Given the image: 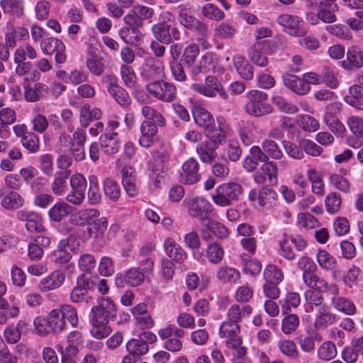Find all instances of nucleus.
Returning a JSON list of instances; mask_svg holds the SVG:
<instances>
[{
  "label": "nucleus",
  "mask_w": 363,
  "mask_h": 363,
  "mask_svg": "<svg viewBox=\"0 0 363 363\" xmlns=\"http://www.w3.org/2000/svg\"><path fill=\"white\" fill-rule=\"evenodd\" d=\"M97 283L98 277L89 272L83 273L77 279V284L86 292L94 290Z\"/></svg>",
  "instance_id": "obj_40"
},
{
  "label": "nucleus",
  "mask_w": 363,
  "mask_h": 363,
  "mask_svg": "<svg viewBox=\"0 0 363 363\" xmlns=\"http://www.w3.org/2000/svg\"><path fill=\"white\" fill-rule=\"evenodd\" d=\"M117 307L110 298H102L91 311V333L96 339L106 337L112 329L108 323L114 321L117 316Z\"/></svg>",
  "instance_id": "obj_1"
},
{
  "label": "nucleus",
  "mask_w": 363,
  "mask_h": 363,
  "mask_svg": "<svg viewBox=\"0 0 363 363\" xmlns=\"http://www.w3.org/2000/svg\"><path fill=\"white\" fill-rule=\"evenodd\" d=\"M125 347L128 354L123 357L122 363H138L149 350V346L138 337L129 340Z\"/></svg>",
  "instance_id": "obj_9"
},
{
  "label": "nucleus",
  "mask_w": 363,
  "mask_h": 363,
  "mask_svg": "<svg viewBox=\"0 0 363 363\" xmlns=\"http://www.w3.org/2000/svg\"><path fill=\"white\" fill-rule=\"evenodd\" d=\"M224 256V250L220 244L214 242L208 245L206 250V257L213 264H218L221 262Z\"/></svg>",
  "instance_id": "obj_37"
},
{
  "label": "nucleus",
  "mask_w": 363,
  "mask_h": 363,
  "mask_svg": "<svg viewBox=\"0 0 363 363\" xmlns=\"http://www.w3.org/2000/svg\"><path fill=\"white\" fill-rule=\"evenodd\" d=\"M350 130L357 137H363V119L357 116H351L347 120Z\"/></svg>",
  "instance_id": "obj_64"
},
{
  "label": "nucleus",
  "mask_w": 363,
  "mask_h": 363,
  "mask_svg": "<svg viewBox=\"0 0 363 363\" xmlns=\"http://www.w3.org/2000/svg\"><path fill=\"white\" fill-rule=\"evenodd\" d=\"M299 324L298 317L295 314H290L286 316L281 324L282 331L285 334H290L294 331Z\"/></svg>",
  "instance_id": "obj_60"
},
{
  "label": "nucleus",
  "mask_w": 363,
  "mask_h": 363,
  "mask_svg": "<svg viewBox=\"0 0 363 363\" xmlns=\"http://www.w3.org/2000/svg\"><path fill=\"white\" fill-rule=\"evenodd\" d=\"M336 320V315L331 313L328 308L321 307L315 320L314 327L319 329L326 328L333 325Z\"/></svg>",
  "instance_id": "obj_29"
},
{
  "label": "nucleus",
  "mask_w": 363,
  "mask_h": 363,
  "mask_svg": "<svg viewBox=\"0 0 363 363\" xmlns=\"http://www.w3.org/2000/svg\"><path fill=\"white\" fill-rule=\"evenodd\" d=\"M121 75L123 82L128 87H134L136 82V75L132 67L123 65L121 67Z\"/></svg>",
  "instance_id": "obj_57"
},
{
  "label": "nucleus",
  "mask_w": 363,
  "mask_h": 363,
  "mask_svg": "<svg viewBox=\"0 0 363 363\" xmlns=\"http://www.w3.org/2000/svg\"><path fill=\"white\" fill-rule=\"evenodd\" d=\"M191 87L194 91L206 97L215 98L218 94L224 100L228 98L221 82L216 76L209 75L203 83H195Z\"/></svg>",
  "instance_id": "obj_6"
},
{
  "label": "nucleus",
  "mask_w": 363,
  "mask_h": 363,
  "mask_svg": "<svg viewBox=\"0 0 363 363\" xmlns=\"http://www.w3.org/2000/svg\"><path fill=\"white\" fill-rule=\"evenodd\" d=\"M158 125L150 121H145L140 125L141 136L139 139V143L144 147H150L153 142L154 137L157 133Z\"/></svg>",
  "instance_id": "obj_18"
},
{
  "label": "nucleus",
  "mask_w": 363,
  "mask_h": 363,
  "mask_svg": "<svg viewBox=\"0 0 363 363\" xmlns=\"http://www.w3.org/2000/svg\"><path fill=\"white\" fill-rule=\"evenodd\" d=\"M100 213L98 210L94 208L80 211L72 216V223L77 225H93L96 218H99Z\"/></svg>",
  "instance_id": "obj_22"
},
{
  "label": "nucleus",
  "mask_w": 363,
  "mask_h": 363,
  "mask_svg": "<svg viewBox=\"0 0 363 363\" xmlns=\"http://www.w3.org/2000/svg\"><path fill=\"white\" fill-rule=\"evenodd\" d=\"M206 131L207 132L206 135L209 139L208 141L213 144V145L218 148L219 145H222V143L225 140L226 134L222 128H216L213 125L212 128H210Z\"/></svg>",
  "instance_id": "obj_45"
},
{
  "label": "nucleus",
  "mask_w": 363,
  "mask_h": 363,
  "mask_svg": "<svg viewBox=\"0 0 363 363\" xmlns=\"http://www.w3.org/2000/svg\"><path fill=\"white\" fill-rule=\"evenodd\" d=\"M151 31L155 40L163 45H170L181 40L179 29L169 18L153 24Z\"/></svg>",
  "instance_id": "obj_3"
},
{
  "label": "nucleus",
  "mask_w": 363,
  "mask_h": 363,
  "mask_svg": "<svg viewBox=\"0 0 363 363\" xmlns=\"http://www.w3.org/2000/svg\"><path fill=\"white\" fill-rule=\"evenodd\" d=\"M199 164L194 158L187 160L182 165V171L179 174V180L186 184H194L201 179L199 172Z\"/></svg>",
  "instance_id": "obj_14"
},
{
  "label": "nucleus",
  "mask_w": 363,
  "mask_h": 363,
  "mask_svg": "<svg viewBox=\"0 0 363 363\" xmlns=\"http://www.w3.org/2000/svg\"><path fill=\"white\" fill-rule=\"evenodd\" d=\"M203 226L219 238H225L228 237V229L221 223L216 222L211 218L207 220Z\"/></svg>",
  "instance_id": "obj_51"
},
{
  "label": "nucleus",
  "mask_w": 363,
  "mask_h": 363,
  "mask_svg": "<svg viewBox=\"0 0 363 363\" xmlns=\"http://www.w3.org/2000/svg\"><path fill=\"white\" fill-rule=\"evenodd\" d=\"M147 91L157 99L164 102H172L177 97L176 86L164 80H157L146 86Z\"/></svg>",
  "instance_id": "obj_8"
},
{
  "label": "nucleus",
  "mask_w": 363,
  "mask_h": 363,
  "mask_svg": "<svg viewBox=\"0 0 363 363\" xmlns=\"http://www.w3.org/2000/svg\"><path fill=\"white\" fill-rule=\"evenodd\" d=\"M65 280V274L60 270L52 272L40 283V289L46 292L59 288Z\"/></svg>",
  "instance_id": "obj_19"
},
{
  "label": "nucleus",
  "mask_w": 363,
  "mask_h": 363,
  "mask_svg": "<svg viewBox=\"0 0 363 363\" xmlns=\"http://www.w3.org/2000/svg\"><path fill=\"white\" fill-rule=\"evenodd\" d=\"M142 114L147 121L153 122L159 126H164L166 123V121L162 114L150 106H143L142 108Z\"/></svg>",
  "instance_id": "obj_50"
},
{
  "label": "nucleus",
  "mask_w": 363,
  "mask_h": 363,
  "mask_svg": "<svg viewBox=\"0 0 363 363\" xmlns=\"http://www.w3.org/2000/svg\"><path fill=\"white\" fill-rule=\"evenodd\" d=\"M199 52V46L197 44L191 43L185 48L181 57L180 62L189 69L194 76L208 73L216 68V63L211 54L204 55L199 62H196Z\"/></svg>",
  "instance_id": "obj_2"
},
{
  "label": "nucleus",
  "mask_w": 363,
  "mask_h": 363,
  "mask_svg": "<svg viewBox=\"0 0 363 363\" xmlns=\"http://www.w3.org/2000/svg\"><path fill=\"white\" fill-rule=\"evenodd\" d=\"M101 116V111L99 108H94L91 109L89 106H83L80 109L81 125L83 127H87L90 121L99 119Z\"/></svg>",
  "instance_id": "obj_38"
},
{
  "label": "nucleus",
  "mask_w": 363,
  "mask_h": 363,
  "mask_svg": "<svg viewBox=\"0 0 363 363\" xmlns=\"http://www.w3.org/2000/svg\"><path fill=\"white\" fill-rule=\"evenodd\" d=\"M124 22L126 25L130 26L133 30V33L135 34L137 40H139L142 36L139 28H143L144 21L131 9V11L124 16Z\"/></svg>",
  "instance_id": "obj_36"
},
{
  "label": "nucleus",
  "mask_w": 363,
  "mask_h": 363,
  "mask_svg": "<svg viewBox=\"0 0 363 363\" xmlns=\"http://www.w3.org/2000/svg\"><path fill=\"white\" fill-rule=\"evenodd\" d=\"M266 41L256 42L249 52L251 61L259 67H266L268 65L267 56L261 51Z\"/></svg>",
  "instance_id": "obj_27"
},
{
  "label": "nucleus",
  "mask_w": 363,
  "mask_h": 363,
  "mask_svg": "<svg viewBox=\"0 0 363 363\" xmlns=\"http://www.w3.org/2000/svg\"><path fill=\"white\" fill-rule=\"evenodd\" d=\"M240 277V272L233 267L221 266L216 270V278L222 283H234L239 279Z\"/></svg>",
  "instance_id": "obj_26"
},
{
  "label": "nucleus",
  "mask_w": 363,
  "mask_h": 363,
  "mask_svg": "<svg viewBox=\"0 0 363 363\" xmlns=\"http://www.w3.org/2000/svg\"><path fill=\"white\" fill-rule=\"evenodd\" d=\"M122 182L124 189L128 196L133 197L138 194V189L135 185V177L133 174L131 168L124 167L122 169Z\"/></svg>",
  "instance_id": "obj_31"
},
{
  "label": "nucleus",
  "mask_w": 363,
  "mask_h": 363,
  "mask_svg": "<svg viewBox=\"0 0 363 363\" xmlns=\"http://www.w3.org/2000/svg\"><path fill=\"white\" fill-rule=\"evenodd\" d=\"M342 67L347 70H355L363 67V50L356 46L348 48L346 59L341 62Z\"/></svg>",
  "instance_id": "obj_15"
},
{
  "label": "nucleus",
  "mask_w": 363,
  "mask_h": 363,
  "mask_svg": "<svg viewBox=\"0 0 363 363\" xmlns=\"http://www.w3.org/2000/svg\"><path fill=\"white\" fill-rule=\"evenodd\" d=\"M323 121L333 133L343 135L345 127L331 111L328 110L325 112Z\"/></svg>",
  "instance_id": "obj_35"
},
{
  "label": "nucleus",
  "mask_w": 363,
  "mask_h": 363,
  "mask_svg": "<svg viewBox=\"0 0 363 363\" xmlns=\"http://www.w3.org/2000/svg\"><path fill=\"white\" fill-rule=\"evenodd\" d=\"M123 279L130 286H137L144 281L145 276L138 268H130L126 272Z\"/></svg>",
  "instance_id": "obj_43"
},
{
  "label": "nucleus",
  "mask_w": 363,
  "mask_h": 363,
  "mask_svg": "<svg viewBox=\"0 0 363 363\" xmlns=\"http://www.w3.org/2000/svg\"><path fill=\"white\" fill-rule=\"evenodd\" d=\"M260 171L263 172L264 176L268 177L270 184H277V167L274 162L269 160L266 162H264V164L261 166Z\"/></svg>",
  "instance_id": "obj_58"
},
{
  "label": "nucleus",
  "mask_w": 363,
  "mask_h": 363,
  "mask_svg": "<svg viewBox=\"0 0 363 363\" xmlns=\"http://www.w3.org/2000/svg\"><path fill=\"white\" fill-rule=\"evenodd\" d=\"M242 193V186L235 182L225 183L218 186L212 196L213 202L220 206H228L239 201Z\"/></svg>",
  "instance_id": "obj_5"
},
{
  "label": "nucleus",
  "mask_w": 363,
  "mask_h": 363,
  "mask_svg": "<svg viewBox=\"0 0 363 363\" xmlns=\"http://www.w3.org/2000/svg\"><path fill=\"white\" fill-rule=\"evenodd\" d=\"M164 247L168 257L175 262H182L187 257L184 250L172 238L165 240Z\"/></svg>",
  "instance_id": "obj_20"
},
{
  "label": "nucleus",
  "mask_w": 363,
  "mask_h": 363,
  "mask_svg": "<svg viewBox=\"0 0 363 363\" xmlns=\"http://www.w3.org/2000/svg\"><path fill=\"white\" fill-rule=\"evenodd\" d=\"M318 354L320 358L330 360L337 355L336 346L332 342H323L319 347Z\"/></svg>",
  "instance_id": "obj_56"
},
{
  "label": "nucleus",
  "mask_w": 363,
  "mask_h": 363,
  "mask_svg": "<svg viewBox=\"0 0 363 363\" xmlns=\"http://www.w3.org/2000/svg\"><path fill=\"white\" fill-rule=\"evenodd\" d=\"M273 104L277 106L279 110L283 113L288 114H294L298 111V107L288 102L284 97L281 96H274L272 98Z\"/></svg>",
  "instance_id": "obj_46"
},
{
  "label": "nucleus",
  "mask_w": 363,
  "mask_h": 363,
  "mask_svg": "<svg viewBox=\"0 0 363 363\" xmlns=\"http://www.w3.org/2000/svg\"><path fill=\"white\" fill-rule=\"evenodd\" d=\"M282 144L286 152L292 158L301 160L303 157V148L301 145L298 147L296 144L287 140H284Z\"/></svg>",
  "instance_id": "obj_62"
},
{
  "label": "nucleus",
  "mask_w": 363,
  "mask_h": 363,
  "mask_svg": "<svg viewBox=\"0 0 363 363\" xmlns=\"http://www.w3.org/2000/svg\"><path fill=\"white\" fill-rule=\"evenodd\" d=\"M192 114L195 123L205 130H208L214 124V119L211 114L201 106H194Z\"/></svg>",
  "instance_id": "obj_21"
},
{
  "label": "nucleus",
  "mask_w": 363,
  "mask_h": 363,
  "mask_svg": "<svg viewBox=\"0 0 363 363\" xmlns=\"http://www.w3.org/2000/svg\"><path fill=\"white\" fill-rule=\"evenodd\" d=\"M301 302L300 296L295 292L288 293L285 300L281 305V310L284 314H288L290 311V306L296 308Z\"/></svg>",
  "instance_id": "obj_59"
},
{
  "label": "nucleus",
  "mask_w": 363,
  "mask_h": 363,
  "mask_svg": "<svg viewBox=\"0 0 363 363\" xmlns=\"http://www.w3.org/2000/svg\"><path fill=\"white\" fill-rule=\"evenodd\" d=\"M22 145L30 153H36L40 150L38 136L31 132L21 139Z\"/></svg>",
  "instance_id": "obj_48"
},
{
  "label": "nucleus",
  "mask_w": 363,
  "mask_h": 363,
  "mask_svg": "<svg viewBox=\"0 0 363 363\" xmlns=\"http://www.w3.org/2000/svg\"><path fill=\"white\" fill-rule=\"evenodd\" d=\"M71 206L65 202H57L48 211L50 220L60 222L70 213Z\"/></svg>",
  "instance_id": "obj_28"
},
{
  "label": "nucleus",
  "mask_w": 363,
  "mask_h": 363,
  "mask_svg": "<svg viewBox=\"0 0 363 363\" xmlns=\"http://www.w3.org/2000/svg\"><path fill=\"white\" fill-rule=\"evenodd\" d=\"M40 47L42 51L46 55L55 54V59L57 63L62 64L66 61L65 45L60 40L55 38L43 39Z\"/></svg>",
  "instance_id": "obj_10"
},
{
  "label": "nucleus",
  "mask_w": 363,
  "mask_h": 363,
  "mask_svg": "<svg viewBox=\"0 0 363 363\" xmlns=\"http://www.w3.org/2000/svg\"><path fill=\"white\" fill-rule=\"evenodd\" d=\"M277 23L284 28L290 35L304 36L307 30L301 25L300 19L296 16L284 13L278 16Z\"/></svg>",
  "instance_id": "obj_13"
},
{
  "label": "nucleus",
  "mask_w": 363,
  "mask_h": 363,
  "mask_svg": "<svg viewBox=\"0 0 363 363\" xmlns=\"http://www.w3.org/2000/svg\"><path fill=\"white\" fill-rule=\"evenodd\" d=\"M102 151L106 155H113L120 148V140L118 133L104 132L99 138Z\"/></svg>",
  "instance_id": "obj_16"
},
{
  "label": "nucleus",
  "mask_w": 363,
  "mask_h": 363,
  "mask_svg": "<svg viewBox=\"0 0 363 363\" xmlns=\"http://www.w3.org/2000/svg\"><path fill=\"white\" fill-rule=\"evenodd\" d=\"M330 289L333 292L330 304L335 310L347 315H352L356 313V306L354 303L348 298L340 295L335 285L330 286Z\"/></svg>",
  "instance_id": "obj_12"
},
{
  "label": "nucleus",
  "mask_w": 363,
  "mask_h": 363,
  "mask_svg": "<svg viewBox=\"0 0 363 363\" xmlns=\"http://www.w3.org/2000/svg\"><path fill=\"white\" fill-rule=\"evenodd\" d=\"M264 278L266 282L279 284L284 279V274L276 265L269 264L264 270Z\"/></svg>",
  "instance_id": "obj_41"
},
{
  "label": "nucleus",
  "mask_w": 363,
  "mask_h": 363,
  "mask_svg": "<svg viewBox=\"0 0 363 363\" xmlns=\"http://www.w3.org/2000/svg\"><path fill=\"white\" fill-rule=\"evenodd\" d=\"M61 315L65 320V318L69 322L72 326L75 327L79 322L78 314L77 309L71 305H62L59 309Z\"/></svg>",
  "instance_id": "obj_55"
},
{
  "label": "nucleus",
  "mask_w": 363,
  "mask_h": 363,
  "mask_svg": "<svg viewBox=\"0 0 363 363\" xmlns=\"http://www.w3.org/2000/svg\"><path fill=\"white\" fill-rule=\"evenodd\" d=\"M240 332L239 324L224 321L220 326L219 334L221 337H228L225 342L226 346L229 348H235L239 345H242V337L238 335Z\"/></svg>",
  "instance_id": "obj_11"
},
{
  "label": "nucleus",
  "mask_w": 363,
  "mask_h": 363,
  "mask_svg": "<svg viewBox=\"0 0 363 363\" xmlns=\"http://www.w3.org/2000/svg\"><path fill=\"white\" fill-rule=\"evenodd\" d=\"M103 184L105 196L113 202L117 201L121 194L120 184L111 178H106Z\"/></svg>",
  "instance_id": "obj_34"
},
{
  "label": "nucleus",
  "mask_w": 363,
  "mask_h": 363,
  "mask_svg": "<svg viewBox=\"0 0 363 363\" xmlns=\"http://www.w3.org/2000/svg\"><path fill=\"white\" fill-rule=\"evenodd\" d=\"M278 347L281 352L291 358H297L298 357V351L296 345L292 340H284L278 342Z\"/></svg>",
  "instance_id": "obj_53"
},
{
  "label": "nucleus",
  "mask_w": 363,
  "mask_h": 363,
  "mask_svg": "<svg viewBox=\"0 0 363 363\" xmlns=\"http://www.w3.org/2000/svg\"><path fill=\"white\" fill-rule=\"evenodd\" d=\"M88 201L91 205L98 204L101 201V194L96 179L90 180L89 189L87 193Z\"/></svg>",
  "instance_id": "obj_61"
},
{
  "label": "nucleus",
  "mask_w": 363,
  "mask_h": 363,
  "mask_svg": "<svg viewBox=\"0 0 363 363\" xmlns=\"http://www.w3.org/2000/svg\"><path fill=\"white\" fill-rule=\"evenodd\" d=\"M201 13L205 18L214 21H220L225 17L224 12L211 3L202 6Z\"/></svg>",
  "instance_id": "obj_44"
},
{
  "label": "nucleus",
  "mask_w": 363,
  "mask_h": 363,
  "mask_svg": "<svg viewBox=\"0 0 363 363\" xmlns=\"http://www.w3.org/2000/svg\"><path fill=\"white\" fill-rule=\"evenodd\" d=\"M325 208L328 213H337L341 206L342 199L340 195L336 192L329 194L325 200Z\"/></svg>",
  "instance_id": "obj_54"
},
{
  "label": "nucleus",
  "mask_w": 363,
  "mask_h": 363,
  "mask_svg": "<svg viewBox=\"0 0 363 363\" xmlns=\"http://www.w3.org/2000/svg\"><path fill=\"white\" fill-rule=\"evenodd\" d=\"M24 203V199L16 191L7 194L1 200L2 206L9 210H14L21 207Z\"/></svg>",
  "instance_id": "obj_39"
},
{
  "label": "nucleus",
  "mask_w": 363,
  "mask_h": 363,
  "mask_svg": "<svg viewBox=\"0 0 363 363\" xmlns=\"http://www.w3.org/2000/svg\"><path fill=\"white\" fill-rule=\"evenodd\" d=\"M262 147L268 155V158L270 157L274 160H280L282 157V152L278 145L272 140H265L262 143Z\"/></svg>",
  "instance_id": "obj_52"
},
{
  "label": "nucleus",
  "mask_w": 363,
  "mask_h": 363,
  "mask_svg": "<svg viewBox=\"0 0 363 363\" xmlns=\"http://www.w3.org/2000/svg\"><path fill=\"white\" fill-rule=\"evenodd\" d=\"M27 57L30 60L37 57L36 50L29 44L21 46L15 51L14 60L17 62H23V60H26Z\"/></svg>",
  "instance_id": "obj_47"
},
{
  "label": "nucleus",
  "mask_w": 363,
  "mask_h": 363,
  "mask_svg": "<svg viewBox=\"0 0 363 363\" xmlns=\"http://www.w3.org/2000/svg\"><path fill=\"white\" fill-rule=\"evenodd\" d=\"M86 65L87 69L96 76H101L104 73V59L94 52L89 51L88 52Z\"/></svg>",
  "instance_id": "obj_25"
},
{
  "label": "nucleus",
  "mask_w": 363,
  "mask_h": 363,
  "mask_svg": "<svg viewBox=\"0 0 363 363\" xmlns=\"http://www.w3.org/2000/svg\"><path fill=\"white\" fill-rule=\"evenodd\" d=\"M296 120L298 126L305 131L315 132L319 128L318 121L309 115H298Z\"/></svg>",
  "instance_id": "obj_42"
},
{
  "label": "nucleus",
  "mask_w": 363,
  "mask_h": 363,
  "mask_svg": "<svg viewBox=\"0 0 363 363\" xmlns=\"http://www.w3.org/2000/svg\"><path fill=\"white\" fill-rule=\"evenodd\" d=\"M234 65L238 74L245 79H252L254 75V67L249 64L242 56L234 58Z\"/></svg>",
  "instance_id": "obj_33"
},
{
  "label": "nucleus",
  "mask_w": 363,
  "mask_h": 363,
  "mask_svg": "<svg viewBox=\"0 0 363 363\" xmlns=\"http://www.w3.org/2000/svg\"><path fill=\"white\" fill-rule=\"evenodd\" d=\"M249 101L245 105V111L255 117H262L273 111L272 106L266 102L267 94L259 90H252L247 93Z\"/></svg>",
  "instance_id": "obj_4"
},
{
  "label": "nucleus",
  "mask_w": 363,
  "mask_h": 363,
  "mask_svg": "<svg viewBox=\"0 0 363 363\" xmlns=\"http://www.w3.org/2000/svg\"><path fill=\"white\" fill-rule=\"evenodd\" d=\"M112 97L123 107H128L131 103V99L128 92L121 86H118L111 94Z\"/></svg>",
  "instance_id": "obj_63"
},
{
  "label": "nucleus",
  "mask_w": 363,
  "mask_h": 363,
  "mask_svg": "<svg viewBox=\"0 0 363 363\" xmlns=\"http://www.w3.org/2000/svg\"><path fill=\"white\" fill-rule=\"evenodd\" d=\"M183 205L187 208L188 214L198 218L202 225L210 218L211 205L203 197L186 198Z\"/></svg>",
  "instance_id": "obj_7"
},
{
  "label": "nucleus",
  "mask_w": 363,
  "mask_h": 363,
  "mask_svg": "<svg viewBox=\"0 0 363 363\" xmlns=\"http://www.w3.org/2000/svg\"><path fill=\"white\" fill-rule=\"evenodd\" d=\"M69 171L58 172L55 175V179L51 184L52 191L57 196L62 195L67 188V180L69 177Z\"/></svg>",
  "instance_id": "obj_30"
},
{
  "label": "nucleus",
  "mask_w": 363,
  "mask_h": 363,
  "mask_svg": "<svg viewBox=\"0 0 363 363\" xmlns=\"http://www.w3.org/2000/svg\"><path fill=\"white\" fill-rule=\"evenodd\" d=\"M283 82L288 89L299 95L307 94L311 89L310 85L303 78L290 74L283 75Z\"/></svg>",
  "instance_id": "obj_17"
},
{
  "label": "nucleus",
  "mask_w": 363,
  "mask_h": 363,
  "mask_svg": "<svg viewBox=\"0 0 363 363\" xmlns=\"http://www.w3.org/2000/svg\"><path fill=\"white\" fill-rule=\"evenodd\" d=\"M216 149L217 147L206 140L196 147V152L203 162L211 164L217 157Z\"/></svg>",
  "instance_id": "obj_24"
},
{
  "label": "nucleus",
  "mask_w": 363,
  "mask_h": 363,
  "mask_svg": "<svg viewBox=\"0 0 363 363\" xmlns=\"http://www.w3.org/2000/svg\"><path fill=\"white\" fill-rule=\"evenodd\" d=\"M46 325L50 332L58 333L63 331L66 326V322L64 320L59 309L51 311L46 318Z\"/></svg>",
  "instance_id": "obj_23"
},
{
  "label": "nucleus",
  "mask_w": 363,
  "mask_h": 363,
  "mask_svg": "<svg viewBox=\"0 0 363 363\" xmlns=\"http://www.w3.org/2000/svg\"><path fill=\"white\" fill-rule=\"evenodd\" d=\"M28 37V31L22 27L11 28L5 36L6 43L10 48H14L17 41L23 40Z\"/></svg>",
  "instance_id": "obj_32"
},
{
  "label": "nucleus",
  "mask_w": 363,
  "mask_h": 363,
  "mask_svg": "<svg viewBox=\"0 0 363 363\" xmlns=\"http://www.w3.org/2000/svg\"><path fill=\"white\" fill-rule=\"evenodd\" d=\"M225 153L230 161L235 162L240 159L242 150L238 141L230 140L225 148Z\"/></svg>",
  "instance_id": "obj_49"
}]
</instances>
